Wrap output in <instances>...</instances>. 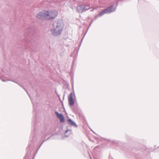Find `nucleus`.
Masks as SVG:
<instances>
[{"mask_svg":"<svg viewBox=\"0 0 159 159\" xmlns=\"http://www.w3.org/2000/svg\"><path fill=\"white\" fill-rule=\"evenodd\" d=\"M68 123L71 125H75V123L70 119H69L67 120Z\"/></svg>","mask_w":159,"mask_h":159,"instance_id":"nucleus-9","label":"nucleus"},{"mask_svg":"<svg viewBox=\"0 0 159 159\" xmlns=\"http://www.w3.org/2000/svg\"><path fill=\"white\" fill-rule=\"evenodd\" d=\"M62 30V26L60 23L58 22L56 28H54L51 30V33L53 35L57 36L61 32Z\"/></svg>","mask_w":159,"mask_h":159,"instance_id":"nucleus-2","label":"nucleus"},{"mask_svg":"<svg viewBox=\"0 0 159 159\" xmlns=\"http://www.w3.org/2000/svg\"><path fill=\"white\" fill-rule=\"evenodd\" d=\"M55 114L57 117L59 119L61 122H64L65 121V118L63 115L61 114H59L57 111L55 112Z\"/></svg>","mask_w":159,"mask_h":159,"instance_id":"nucleus-3","label":"nucleus"},{"mask_svg":"<svg viewBox=\"0 0 159 159\" xmlns=\"http://www.w3.org/2000/svg\"><path fill=\"white\" fill-rule=\"evenodd\" d=\"M106 14V13L105 12V10H104L100 12V13H99L97 15V16H98V17H100V16H102V15H103L104 14Z\"/></svg>","mask_w":159,"mask_h":159,"instance_id":"nucleus-8","label":"nucleus"},{"mask_svg":"<svg viewBox=\"0 0 159 159\" xmlns=\"http://www.w3.org/2000/svg\"><path fill=\"white\" fill-rule=\"evenodd\" d=\"M113 6H111L107 8L104 10L106 13H109L113 11Z\"/></svg>","mask_w":159,"mask_h":159,"instance_id":"nucleus-6","label":"nucleus"},{"mask_svg":"<svg viewBox=\"0 0 159 159\" xmlns=\"http://www.w3.org/2000/svg\"><path fill=\"white\" fill-rule=\"evenodd\" d=\"M45 14L47 15V19L48 20L52 19L56 17L58 12L57 11L53 10L52 11H46Z\"/></svg>","mask_w":159,"mask_h":159,"instance_id":"nucleus-1","label":"nucleus"},{"mask_svg":"<svg viewBox=\"0 0 159 159\" xmlns=\"http://www.w3.org/2000/svg\"><path fill=\"white\" fill-rule=\"evenodd\" d=\"M85 7H82L81 6H79L77 7V10L79 12H82L84 11Z\"/></svg>","mask_w":159,"mask_h":159,"instance_id":"nucleus-7","label":"nucleus"},{"mask_svg":"<svg viewBox=\"0 0 159 159\" xmlns=\"http://www.w3.org/2000/svg\"><path fill=\"white\" fill-rule=\"evenodd\" d=\"M46 11L39 12L36 16L39 19H42L43 17L47 18V15L45 14Z\"/></svg>","mask_w":159,"mask_h":159,"instance_id":"nucleus-5","label":"nucleus"},{"mask_svg":"<svg viewBox=\"0 0 159 159\" xmlns=\"http://www.w3.org/2000/svg\"><path fill=\"white\" fill-rule=\"evenodd\" d=\"M89 6H88L87 7H85V8L84 10V11L89 9Z\"/></svg>","mask_w":159,"mask_h":159,"instance_id":"nucleus-10","label":"nucleus"},{"mask_svg":"<svg viewBox=\"0 0 159 159\" xmlns=\"http://www.w3.org/2000/svg\"><path fill=\"white\" fill-rule=\"evenodd\" d=\"M68 101L69 104L71 106H73L74 102L73 98V93H72L70 94L68 97Z\"/></svg>","mask_w":159,"mask_h":159,"instance_id":"nucleus-4","label":"nucleus"}]
</instances>
